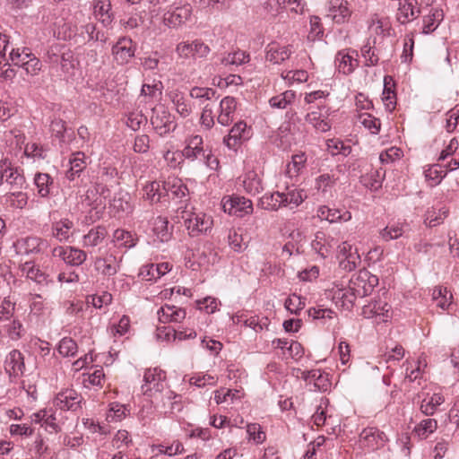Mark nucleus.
<instances>
[{"mask_svg":"<svg viewBox=\"0 0 459 459\" xmlns=\"http://www.w3.org/2000/svg\"><path fill=\"white\" fill-rule=\"evenodd\" d=\"M177 218L183 219L184 225L192 237L206 233L212 226V217L203 212L196 213L184 209L180 212V215H177Z\"/></svg>","mask_w":459,"mask_h":459,"instance_id":"1","label":"nucleus"},{"mask_svg":"<svg viewBox=\"0 0 459 459\" xmlns=\"http://www.w3.org/2000/svg\"><path fill=\"white\" fill-rule=\"evenodd\" d=\"M48 63L52 72L56 73L58 76L71 74L75 68V59L70 50L60 54L53 50L48 52Z\"/></svg>","mask_w":459,"mask_h":459,"instance_id":"2","label":"nucleus"},{"mask_svg":"<svg viewBox=\"0 0 459 459\" xmlns=\"http://www.w3.org/2000/svg\"><path fill=\"white\" fill-rule=\"evenodd\" d=\"M350 290L355 291L359 298H364L369 295L374 288L378 284L377 276L372 274L368 270H360L350 280Z\"/></svg>","mask_w":459,"mask_h":459,"instance_id":"3","label":"nucleus"},{"mask_svg":"<svg viewBox=\"0 0 459 459\" xmlns=\"http://www.w3.org/2000/svg\"><path fill=\"white\" fill-rule=\"evenodd\" d=\"M175 52L181 59L206 58L211 53L210 47L202 39H195L192 42L181 41L177 44Z\"/></svg>","mask_w":459,"mask_h":459,"instance_id":"4","label":"nucleus"},{"mask_svg":"<svg viewBox=\"0 0 459 459\" xmlns=\"http://www.w3.org/2000/svg\"><path fill=\"white\" fill-rule=\"evenodd\" d=\"M84 399L82 394L74 389H65L60 391L55 397L53 403L61 411H77L82 409Z\"/></svg>","mask_w":459,"mask_h":459,"instance_id":"5","label":"nucleus"},{"mask_svg":"<svg viewBox=\"0 0 459 459\" xmlns=\"http://www.w3.org/2000/svg\"><path fill=\"white\" fill-rule=\"evenodd\" d=\"M13 247L16 254L29 255L43 252L48 247V243L41 238L29 236L18 238L13 243Z\"/></svg>","mask_w":459,"mask_h":459,"instance_id":"6","label":"nucleus"},{"mask_svg":"<svg viewBox=\"0 0 459 459\" xmlns=\"http://www.w3.org/2000/svg\"><path fill=\"white\" fill-rule=\"evenodd\" d=\"M166 372L155 368H149L144 372L142 390L144 394L152 395V392L160 393L166 386Z\"/></svg>","mask_w":459,"mask_h":459,"instance_id":"7","label":"nucleus"},{"mask_svg":"<svg viewBox=\"0 0 459 459\" xmlns=\"http://www.w3.org/2000/svg\"><path fill=\"white\" fill-rule=\"evenodd\" d=\"M222 208L225 212L238 217H243L253 212L252 202L249 199L238 195L223 198Z\"/></svg>","mask_w":459,"mask_h":459,"instance_id":"8","label":"nucleus"},{"mask_svg":"<svg viewBox=\"0 0 459 459\" xmlns=\"http://www.w3.org/2000/svg\"><path fill=\"white\" fill-rule=\"evenodd\" d=\"M135 44L126 37L120 38L112 47V55L118 65H126L134 56Z\"/></svg>","mask_w":459,"mask_h":459,"instance_id":"9","label":"nucleus"},{"mask_svg":"<svg viewBox=\"0 0 459 459\" xmlns=\"http://www.w3.org/2000/svg\"><path fill=\"white\" fill-rule=\"evenodd\" d=\"M192 11L189 4L174 7L164 14V24L170 28H178L191 18Z\"/></svg>","mask_w":459,"mask_h":459,"instance_id":"10","label":"nucleus"},{"mask_svg":"<svg viewBox=\"0 0 459 459\" xmlns=\"http://www.w3.org/2000/svg\"><path fill=\"white\" fill-rule=\"evenodd\" d=\"M94 268L102 275L110 277L118 272L119 264L113 254H100L94 258Z\"/></svg>","mask_w":459,"mask_h":459,"instance_id":"11","label":"nucleus"},{"mask_svg":"<svg viewBox=\"0 0 459 459\" xmlns=\"http://www.w3.org/2000/svg\"><path fill=\"white\" fill-rule=\"evenodd\" d=\"M52 253L54 256L60 257L64 262L74 266L81 265L87 258V254L83 250L72 247H57Z\"/></svg>","mask_w":459,"mask_h":459,"instance_id":"12","label":"nucleus"},{"mask_svg":"<svg viewBox=\"0 0 459 459\" xmlns=\"http://www.w3.org/2000/svg\"><path fill=\"white\" fill-rule=\"evenodd\" d=\"M301 377L307 385H313L314 391L325 392L331 386L328 374L320 369L304 370L301 372Z\"/></svg>","mask_w":459,"mask_h":459,"instance_id":"13","label":"nucleus"},{"mask_svg":"<svg viewBox=\"0 0 459 459\" xmlns=\"http://www.w3.org/2000/svg\"><path fill=\"white\" fill-rule=\"evenodd\" d=\"M4 183L8 186V192L19 191V189H22L25 185V178L23 175L17 168L12 167L7 160H4Z\"/></svg>","mask_w":459,"mask_h":459,"instance_id":"14","label":"nucleus"},{"mask_svg":"<svg viewBox=\"0 0 459 459\" xmlns=\"http://www.w3.org/2000/svg\"><path fill=\"white\" fill-rule=\"evenodd\" d=\"M385 435L377 428H366L359 435V443L362 447L370 450L377 449L383 446Z\"/></svg>","mask_w":459,"mask_h":459,"instance_id":"15","label":"nucleus"},{"mask_svg":"<svg viewBox=\"0 0 459 459\" xmlns=\"http://www.w3.org/2000/svg\"><path fill=\"white\" fill-rule=\"evenodd\" d=\"M25 369L24 357L18 350L9 352L4 362V370L10 377L22 376Z\"/></svg>","mask_w":459,"mask_h":459,"instance_id":"16","label":"nucleus"},{"mask_svg":"<svg viewBox=\"0 0 459 459\" xmlns=\"http://www.w3.org/2000/svg\"><path fill=\"white\" fill-rule=\"evenodd\" d=\"M396 19L401 24L408 23L416 19L420 13L417 0H399Z\"/></svg>","mask_w":459,"mask_h":459,"instance_id":"17","label":"nucleus"},{"mask_svg":"<svg viewBox=\"0 0 459 459\" xmlns=\"http://www.w3.org/2000/svg\"><path fill=\"white\" fill-rule=\"evenodd\" d=\"M351 12L348 7L346 0H329L327 17L336 23L345 22L351 16Z\"/></svg>","mask_w":459,"mask_h":459,"instance_id":"18","label":"nucleus"},{"mask_svg":"<svg viewBox=\"0 0 459 459\" xmlns=\"http://www.w3.org/2000/svg\"><path fill=\"white\" fill-rule=\"evenodd\" d=\"M249 138V131L246 122L238 121L230 130L227 136L224 137L223 142L230 149H236L241 141Z\"/></svg>","mask_w":459,"mask_h":459,"instance_id":"19","label":"nucleus"},{"mask_svg":"<svg viewBox=\"0 0 459 459\" xmlns=\"http://www.w3.org/2000/svg\"><path fill=\"white\" fill-rule=\"evenodd\" d=\"M22 276L35 281L40 285H47L49 281L48 275L44 273L40 267L32 261H28L20 265Z\"/></svg>","mask_w":459,"mask_h":459,"instance_id":"20","label":"nucleus"},{"mask_svg":"<svg viewBox=\"0 0 459 459\" xmlns=\"http://www.w3.org/2000/svg\"><path fill=\"white\" fill-rule=\"evenodd\" d=\"M362 314L365 317H379L380 320L385 322L391 316V306L380 300L375 301L368 306H364Z\"/></svg>","mask_w":459,"mask_h":459,"instance_id":"21","label":"nucleus"},{"mask_svg":"<svg viewBox=\"0 0 459 459\" xmlns=\"http://www.w3.org/2000/svg\"><path fill=\"white\" fill-rule=\"evenodd\" d=\"M236 100L233 97H225L220 102V114L217 121L223 126H229L233 121V115L236 110Z\"/></svg>","mask_w":459,"mask_h":459,"instance_id":"22","label":"nucleus"},{"mask_svg":"<svg viewBox=\"0 0 459 459\" xmlns=\"http://www.w3.org/2000/svg\"><path fill=\"white\" fill-rule=\"evenodd\" d=\"M151 124L152 125L154 130L158 134L163 136L174 130L175 124L170 119L169 114L166 111H161L160 113H156L151 117Z\"/></svg>","mask_w":459,"mask_h":459,"instance_id":"23","label":"nucleus"},{"mask_svg":"<svg viewBox=\"0 0 459 459\" xmlns=\"http://www.w3.org/2000/svg\"><path fill=\"white\" fill-rule=\"evenodd\" d=\"M317 216L321 220H325L330 223L338 221H349L351 219V213L349 211H342L332 209L328 206H320L317 210Z\"/></svg>","mask_w":459,"mask_h":459,"instance_id":"24","label":"nucleus"},{"mask_svg":"<svg viewBox=\"0 0 459 459\" xmlns=\"http://www.w3.org/2000/svg\"><path fill=\"white\" fill-rule=\"evenodd\" d=\"M292 51L290 46H279L271 43L267 47L266 60L273 64H281L290 58Z\"/></svg>","mask_w":459,"mask_h":459,"instance_id":"25","label":"nucleus"},{"mask_svg":"<svg viewBox=\"0 0 459 459\" xmlns=\"http://www.w3.org/2000/svg\"><path fill=\"white\" fill-rule=\"evenodd\" d=\"M170 270L168 263H161L158 264H148L143 266L140 271V276L143 280L151 281L157 280L166 274Z\"/></svg>","mask_w":459,"mask_h":459,"instance_id":"26","label":"nucleus"},{"mask_svg":"<svg viewBox=\"0 0 459 459\" xmlns=\"http://www.w3.org/2000/svg\"><path fill=\"white\" fill-rule=\"evenodd\" d=\"M167 186V192H169V197L172 199H178L181 203L184 202L188 195V188L182 181L176 178H169L165 180V187Z\"/></svg>","mask_w":459,"mask_h":459,"instance_id":"27","label":"nucleus"},{"mask_svg":"<svg viewBox=\"0 0 459 459\" xmlns=\"http://www.w3.org/2000/svg\"><path fill=\"white\" fill-rule=\"evenodd\" d=\"M93 12L95 16L105 26H108L112 22L113 13H111V3L109 0H95Z\"/></svg>","mask_w":459,"mask_h":459,"instance_id":"28","label":"nucleus"},{"mask_svg":"<svg viewBox=\"0 0 459 459\" xmlns=\"http://www.w3.org/2000/svg\"><path fill=\"white\" fill-rule=\"evenodd\" d=\"M85 160L86 156L82 152H77L73 154V157L69 160L70 169L65 173L67 179L72 181L83 171L87 166Z\"/></svg>","mask_w":459,"mask_h":459,"instance_id":"29","label":"nucleus"},{"mask_svg":"<svg viewBox=\"0 0 459 459\" xmlns=\"http://www.w3.org/2000/svg\"><path fill=\"white\" fill-rule=\"evenodd\" d=\"M74 223L69 219H62L52 224V236L58 241L63 242L68 240L72 235Z\"/></svg>","mask_w":459,"mask_h":459,"instance_id":"30","label":"nucleus"},{"mask_svg":"<svg viewBox=\"0 0 459 459\" xmlns=\"http://www.w3.org/2000/svg\"><path fill=\"white\" fill-rule=\"evenodd\" d=\"M259 205L267 211H278L281 207H284L283 193L277 191L264 195L259 200Z\"/></svg>","mask_w":459,"mask_h":459,"instance_id":"31","label":"nucleus"},{"mask_svg":"<svg viewBox=\"0 0 459 459\" xmlns=\"http://www.w3.org/2000/svg\"><path fill=\"white\" fill-rule=\"evenodd\" d=\"M444 19L443 10L433 8L430 13L423 17L422 33L429 34L433 32Z\"/></svg>","mask_w":459,"mask_h":459,"instance_id":"32","label":"nucleus"},{"mask_svg":"<svg viewBox=\"0 0 459 459\" xmlns=\"http://www.w3.org/2000/svg\"><path fill=\"white\" fill-rule=\"evenodd\" d=\"M335 63L339 72L343 74H351L358 65V60L348 53L339 51L335 56Z\"/></svg>","mask_w":459,"mask_h":459,"instance_id":"33","label":"nucleus"},{"mask_svg":"<svg viewBox=\"0 0 459 459\" xmlns=\"http://www.w3.org/2000/svg\"><path fill=\"white\" fill-rule=\"evenodd\" d=\"M448 212L449 211L446 207H442L438 210L431 207L428 209L425 213L424 223L429 228L436 227L443 223L444 220L447 217Z\"/></svg>","mask_w":459,"mask_h":459,"instance_id":"34","label":"nucleus"},{"mask_svg":"<svg viewBox=\"0 0 459 459\" xmlns=\"http://www.w3.org/2000/svg\"><path fill=\"white\" fill-rule=\"evenodd\" d=\"M305 120L317 132L325 133L331 129L330 122L327 120V118H323L322 114L319 111H312L307 113Z\"/></svg>","mask_w":459,"mask_h":459,"instance_id":"35","label":"nucleus"},{"mask_svg":"<svg viewBox=\"0 0 459 459\" xmlns=\"http://www.w3.org/2000/svg\"><path fill=\"white\" fill-rule=\"evenodd\" d=\"M169 97L176 108L177 112L182 117H186L191 114V106L187 103L182 92L178 90L173 91L169 93Z\"/></svg>","mask_w":459,"mask_h":459,"instance_id":"36","label":"nucleus"},{"mask_svg":"<svg viewBox=\"0 0 459 459\" xmlns=\"http://www.w3.org/2000/svg\"><path fill=\"white\" fill-rule=\"evenodd\" d=\"M283 193L284 207L290 206V208L298 207L304 201L303 190L296 187H286V192Z\"/></svg>","mask_w":459,"mask_h":459,"instance_id":"37","label":"nucleus"},{"mask_svg":"<svg viewBox=\"0 0 459 459\" xmlns=\"http://www.w3.org/2000/svg\"><path fill=\"white\" fill-rule=\"evenodd\" d=\"M107 236V230L103 226H98L91 229L86 235L83 236L84 247H96Z\"/></svg>","mask_w":459,"mask_h":459,"instance_id":"38","label":"nucleus"},{"mask_svg":"<svg viewBox=\"0 0 459 459\" xmlns=\"http://www.w3.org/2000/svg\"><path fill=\"white\" fill-rule=\"evenodd\" d=\"M306 161L307 157L304 152L292 155L291 161L287 164L286 174L290 178L297 177L305 168Z\"/></svg>","mask_w":459,"mask_h":459,"instance_id":"39","label":"nucleus"},{"mask_svg":"<svg viewBox=\"0 0 459 459\" xmlns=\"http://www.w3.org/2000/svg\"><path fill=\"white\" fill-rule=\"evenodd\" d=\"M34 183L38 189V194L41 197H47L50 194V186L53 185L52 178L47 173H38L35 175Z\"/></svg>","mask_w":459,"mask_h":459,"instance_id":"40","label":"nucleus"},{"mask_svg":"<svg viewBox=\"0 0 459 459\" xmlns=\"http://www.w3.org/2000/svg\"><path fill=\"white\" fill-rule=\"evenodd\" d=\"M249 61V55L244 51H235L228 53L221 58V64L225 66L235 65L238 66Z\"/></svg>","mask_w":459,"mask_h":459,"instance_id":"41","label":"nucleus"},{"mask_svg":"<svg viewBox=\"0 0 459 459\" xmlns=\"http://www.w3.org/2000/svg\"><path fill=\"white\" fill-rule=\"evenodd\" d=\"M445 402V398L440 394H434L429 400L424 399L421 402L420 411L427 416L433 415L437 408Z\"/></svg>","mask_w":459,"mask_h":459,"instance_id":"42","label":"nucleus"},{"mask_svg":"<svg viewBox=\"0 0 459 459\" xmlns=\"http://www.w3.org/2000/svg\"><path fill=\"white\" fill-rule=\"evenodd\" d=\"M22 190L7 192L4 195L6 203L13 208L23 209L28 204V196Z\"/></svg>","mask_w":459,"mask_h":459,"instance_id":"43","label":"nucleus"},{"mask_svg":"<svg viewBox=\"0 0 459 459\" xmlns=\"http://www.w3.org/2000/svg\"><path fill=\"white\" fill-rule=\"evenodd\" d=\"M296 97L293 91H285L284 92L273 96L270 99V106L273 108H285L288 105L291 104Z\"/></svg>","mask_w":459,"mask_h":459,"instance_id":"44","label":"nucleus"},{"mask_svg":"<svg viewBox=\"0 0 459 459\" xmlns=\"http://www.w3.org/2000/svg\"><path fill=\"white\" fill-rule=\"evenodd\" d=\"M358 121L365 128L368 129L371 134H377L380 131L381 123L380 120L371 114L361 113L358 116Z\"/></svg>","mask_w":459,"mask_h":459,"instance_id":"45","label":"nucleus"},{"mask_svg":"<svg viewBox=\"0 0 459 459\" xmlns=\"http://www.w3.org/2000/svg\"><path fill=\"white\" fill-rule=\"evenodd\" d=\"M437 428V421L434 419L423 420L418 424L414 431L422 439L427 438L429 435L432 434Z\"/></svg>","mask_w":459,"mask_h":459,"instance_id":"46","label":"nucleus"},{"mask_svg":"<svg viewBox=\"0 0 459 459\" xmlns=\"http://www.w3.org/2000/svg\"><path fill=\"white\" fill-rule=\"evenodd\" d=\"M168 226V220L161 216L157 217L153 222V232L161 242L168 241L170 237Z\"/></svg>","mask_w":459,"mask_h":459,"instance_id":"47","label":"nucleus"},{"mask_svg":"<svg viewBox=\"0 0 459 459\" xmlns=\"http://www.w3.org/2000/svg\"><path fill=\"white\" fill-rule=\"evenodd\" d=\"M391 81H392V77H390V76L385 77V79H384L385 87H384L383 97H382V100L385 106V108L390 112L395 108V104H396L395 93L389 87V83Z\"/></svg>","mask_w":459,"mask_h":459,"instance_id":"48","label":"nucleus"},{"mask_svg":"<svg viewBox=\"0 0 459 459\" xmlns=\"http://www.w3.org/2000/svg\"><path fill=\"white\" fill-rule=\"evenodd\" d=\"M243 186L247 193L253 195L260 193L262 190L261 180L254 172H250L246 176L243 180Z\"/></svg>","mask_w":459,"mask_h":459,"instance_id":"49","label":"nucleus"},{"mask_svg":"<svg viewBox=\"0 0 459 459\" xmlns=\"http://www.w3.org/2000/svg\"><path fill=\"white\" fill-rule=\"evenodd\" d=\"M327 150L333 156L342 154L348 156L351 152V147L346 145L342 141L339 139H330L326 143Z\"/></svg>","mask_w":459,"mask_h":459,"instance_id":"50","label":"nucleus"},{"mask_svg":"<svg viewBox=\"0 0 459 459\" xmlns=\"http://www.w3.org/2000/svg\"><path fill=\"white\" fill-rule=\"evenodd\" d=\"M112 302V295L109 292L103 291L100 295L95 294L87 297L86 307L92 305L93 307L100 309Z\"/></svg>","mask_w":459,"mask_h":459,"instance_id":"51","label":"nucleus"},{"mask_svg":"<svg viewBox=\"0 0 459 459\" xmlns=\"http://www.w3.org/2000/svg\"><path fill=\"white\" fill-rule=\"evenodd\" d=\"M78 351L77 343L70 337L63 338L58 345V351L64 357H74Z\"/></svg>","mask_w":459,"mask_h":459,"instance_id":"52","label":"nucleus"},{"mask_svg":"<svg viewBox=\"0 0 459 459\" xmlns=\"http://www.w3.org/2000/svg\"><path fill=\"white\" fill-rule=\"evenodd\" d=\"M262 5L268 14L275 17L286 8V0H263Z\"/></svg>","mask_w":459,"mask_h":459,"instance_id":"53","label":"nucleus"},{"mask_svg":"<svg viewBox=\"0 0 459 459\" xmlns=\"http://www.w3.org/2000/svg\"><path fill=\"white\" fill-rule=\"evenodd\" d=\"M284 307L291 314L297 315L305 307V299L294 293L285 300Z\"/></svg>","mask_w":459,"mask_h":459,"instance_id":"54","label":"nucleus"},{"mask_svg":"<svg viewBox=\"0 0 459 459\" xmlns=\"http://www.w3.org/2000/svg\"><path fill=\"white\" fill-rule=\"evenodd\" d=\"M114 240L125 247H133L135 246V238L131 232L122 229H117L114 232Z\"/></svg>","mask_w":459,"mask_h":459,"instance_id":"55","label":"nucleus"},{"mask_svg":"<svg viewBox=\"0 0 459 459\" xmlns=\"http://www.w3.org/2000/svg\"><path fill=\"white\" fill-rule=\"evenodd\" d=\"M216 91L212 88L194 87L190 91V97L201 101L202 104L215 97Z\"/></svg>","mask_w":459,"mask_h":459,"instance_id":"56","label":"nucleus"},{"mask_svg":"<svg viewBox=\"0 0 459 459\" xmlns=\"http://www.w3.org/2000/svg\"><path fill=\"white\" fill-rule=\"evenodd\" d=\"M311 247L322 257H326L330 254V245H325V235L317 232L316 238L312 241Z\"/></svg>","mask_w":459,"mask_h":459,"instance_id":"57","label":"nucleus"},{"mask_svg":"<svg viewBox=\"0 0 459 459\" xmlns=\"http://www.w3.org/2000/svg\"><path fill=\"white\" fill-rule=\"evenodd\" d=\"M33 56V54L26 48L23 49H12L10 52V57L14 65H18L21 67H24L26 64V60L30 58Z\"/></svg>","mask_w":459,"mask_h":459,"instance_id":"58","label":"nucleus"},{"mask_svg":"<svg viewBox=\"0 0 459 459\" xmlns=\"http://www.w3.org/2000/svg\"><path fill=\"white\" fill-rule=\"evenodd\" d=\"M4 330L8 337L13 341H17L22 337L24 329L19 320H13L10 324L4 325Z\"/></svg>","mask_w":459,"mask_h":459,"instance_id":"59","label":"nucleus"},{"mask_svg":"<svg viewBox=\"0 0 459 459\" xmlns=\"http://www.w3.org/2000/svg\"><path fill=\"white\" fill-rule=\"evenodd\" d=\"M126 408L123 404H120L118 403H112L109 404L108 411L107 412V420L113 422V421H119L121 420L125 415H126Z\"/></svg>","mask_w":459,"mask_h":459,"instance_id":"60","label":"nucleus"},{"mask_svg":"<svg viewBox=\"0 0 459 459\" xmlns=\"http://www.w3.org/2000/svg\"><path fill=\"white\" fill-rule=\"evenodd\" d=\"M36 421L50 426L56 431H58V425L56 423V418L53 412L48 410H41L35 414Z\"/></svg>","mask_w":459,"mask_h":459,"instance_id":"61","label":"nucleus"},{"mask_svg":"<svg viewBox=\"0 0 459 459\" xmlns=\"http://www.w3.org/2000/svg\"><path fill=\"white\" fill-rule=\"evenodd\" d=\"M15 302L12 301L9 297L4 298L0 305V320H10L14 314Z\"/></svg>","mask_w":459,"mask_h":459,"instance_id":"62","label":"nucleus"},{"mask_svg":"<svg viewBox=\"0 0 459 459\" xmlns=\"http://www.w3.org/2000/svg\"><path fill=\"white\" fill-rule=\"evenodd\" d=\"M403 228L399 224H393L390 226H386L384 230H381L380 236L385 241H389L391 239H396L403 235Z\"/></svg>","mask_w":459,"mask_h":459,"instance_id":"63","label":"nucleus"},{"mask_svg":"<svg viewBox=\"0 0 459 459\" xmlns=\"http://www.w3.org/2000/svg\"><path fill=\"white\" fill-rule=\"evenodd\" d=\"M361 55L365 59V65L367 66H373L377 65L379 57L377 53V49L368 45H365L361 48Z\"/></svg>","mask_w":459,"mask_h":459,"instance_id":"64","label":"nucleus"}]
</instances>
